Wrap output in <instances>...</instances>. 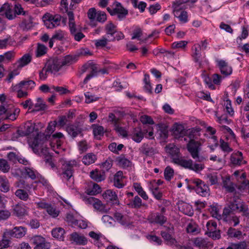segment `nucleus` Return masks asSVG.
I'll list each match as a JSON object with an SVG mask.
<instances>
[{
	"label": "nucleus",
	"mask_w": 249,
	"mask_h": 249,
	"mask_svg": "<svg viewBox=\"0 0 249 249\" xmlns=\"http://www.w3.org/2000/svg\"><path fill=\"white\" fill-rule=\"evenodd\" d=\"M64 66L70 65L76 61V56L75 55H67L63 59H61Z\"/></svg>",
	"instance_id": "a19ab883"
},
{
	"label": "nucleus",
	"mask_w": 249,
	"mask_h": 249,
	"mask_svg": "<svg viewBox=\"0 0 249 249\" xmlns=\"http://www.w3.org/2000/svg\"><path fill=\"white\" fill-rule=\"evenodd\" d=\"M25 229L22 227H16L13 230L4 232L5 235L17 238L22 237L25 235Z\"/></svg>",
	"instance_id": "f8f14e48"
},
{
	"label": "nucleus",
	"mask_w": 249,
	"mask_h": 249,
	"mask_svg": "<svg viewBox=\"0 0 249 249\" xmlns=\"http://www.w3.org/2000/svg\"><path fill=\"white\" fill-rule=\"evenodd\" d=\"M134 187L139 195L144 199L147 200L148 198L146 193L143 190L140 184L137 183H134Z\"/></svg>",
	"instance_id": "c03bdc74"
},
{
	"label": "nucleus",
	"mask_w": 249,
	"mask_h": 249,
	"mask_svg": "<svg viewBox=\"0 0 249 249\" xmlns=\"http://www.w3.org/2000/svg\"><path fill=\"white\" fill-rule=\"evenodd\" d=\"M40 137V135L37 134L31 144V146L34 153L41 156H44L46 161L49 162L52 167H53L54 164L51 161V156L48 152V148L46 143L47 140L45 139L41 140Z\"/></svg>",
	"instance_id": "f257e3e1"
},
{
	"label": "nucleus",
	"mask_w": 249,
	"mask_h": 249,
	"mask_svg": "<svg viewBox=\"0 0 249 249\" xmlns=\"http://www.w3.org/2000/svg\"><path fill=\"white\" fill-rule=\"evenodd\" d=\"M21 26L24 29L29 30L33 26V22L31 16L28 14L25 16L22 19Z\"/></svg>",
	"instance_id": "bb28decb"
},
{
	"label": "nucleus",
	"mask_w": 249,
	"mask_h": 249,
	"mask_svg": "<svg viewBox=\"0 0 249 249\" xmlns=\"http://www.w3.org/2000/svg\"><path fill=\"white\" fill-rule=\"evenodd\" d=\"M65 233V230L61 228H57L53 230L52 234L53 237L62 239L63 238V235Z\"/></svg>",
	"instance_id": "79ce46f5"
},
{
	"label": "nucleus",
	"mask_w": 249,
	"mask_h": 249,
	"mask_svg": "<svg viewBox=\"0 0 249 249\" xmlns=\"http://www.w3.org/2000/svg\"><path fill=\"white\" fill-rule=\"evenodd\" d=\"M218 64L222 74L228 76L231 73L232 71L231 67L229 66L225 61L220 60Z\"/></svg>",
	"instance_id": "412c9836"
},
{
	"label": "nucleus",
	"mask_w": 249,
	"mask_h": 249,
	"mask_svg": "<svg viewBox=\"0 0 249 249\" xmlns=\"http://www.w3.org/2000/svg\"><path fill=\"white\" fill-rule=\"evenodd\" d=\"M66 131L71 136L75 138L81 133L82 129L79 124H74L68 125L66 127Z\"/></svg>",
	"instance_id": "4468645a"
},
{
	"label": "nucleus",
	"mask_w": 249,
	"mask_h": 249,
	"mask_svg": "<svg viewBox=\"0 0 249 249\" xmlns=\"http://www.w3.org/2000/svg\"><path fill=\"white\" fill-rule=\"evenodd\" d=\"M33 243L36 245L34 249H49L50 244L46 241L44 238L40 236H36L32 239Z\"/></svg>",
	"instance_id": "9d476101"
},
{
	"label": "nucleus",
	"mask_w": 249,
	"mask_h": 249,
	"mask_svg": "<svg viewBox=\"0 0 249 249\" xmlns=\"http://www.w3.org/2000/svg\"><path fill=\"white\" fill-rule=\"evenodd\" d=\"M231 161L234 165H240L245 163V161L243 160L242 153L240 151H237L231 155Z\"/></svg>",
	"instance_id": "4be33fe9"
},
{
	"label": "nucleus",
	"mask_w": 249,
	"mask_h": 249,
	"mask_svg": "<svg viewBox=\"0 0 249 249\" xmlns=\"http://www.w3.org/2000/svg\"><path fill=\"white\" fill-rule=\"evenodd\" d=\"M142 31L141 28H136L133 31L132 39L137 38L138 39L141 40V39L140 38V37L142 36Z\"/></svg>",
	"instance_id": "338daca9"
},
{
	"label": "nucleus",
	"mask_w": 249,
	"mask_h": 249,
	"mask_svg": "<svg viewBox=\"0 0 249 249\" xmlns=\"http://www.w3.org/2000/svg\"><path fill=\"white\" fill-rule=\"evenodd\" d=\"M52 37V39L62 40L64 37V33L61 30L56 31Z\"/></svg>",
	"instance_id": "69168bd1"
},
{
	"label": "nucleus",
	"mask_w": 249,
	"mask_h": 249,
	"mask_svg": "<svg viewBox=\"0 0 249 249\" xmlns=\"http://www.w3.org/2000/svg\"><path fill=\"white\" fill-rule=\"evenodd\" d=\"M15 195L19 199L23 200H26L29 197L28 193L23 189L17 190L15 192Z\"/></svg>",
	"instance_id": "8fccbe9b"
},
{
	"label": "nucleus",
	"mask_w": 249,
	"mask_h": 249,
	"mask_svg": "<svg viewBox=\"0 0 249 249\" xmlns=\"http://www.w3.org/2000/svg\"><path fill=\"white\" fill-rule=\"evenodd\" d=\"M161 235L167 242V245L169 246L176 245L178 243L177 240L172 235L166 231H161Z\"/></svg>",
	"instance_id": "cd10ccee"
},
{
	"label": "nucleus",
	"mask_w": 249,
	"mask_h": 249,
	"mask_svg": "<svg viewBox=\"0 0 249 249\" xmlns=\"http://www.w3.org/2000/svg\"><path fill=\"white\" fill-rule=\"evenodd\" d=\"M112 9L108 7L107 11L111 15H117V17L119 20H123L124 19L126 16L128 15L127 10L124 9L122 4L118 2L115 1L113 3L112 5Z\"/></svg>",
	"instance_id": "39448f33"
},
{
	"label": "nucleus",
	"mask_w": 249,
	"mask_h": 249,
	"mask_svg": "<svg viewBox=\"0 0 249 249\" xmlns=\"http://www.w3.org/2000/svg\"><path fill=\"white\" fill-rule=\"evenodd\" d=\"M132 138L135 142H140L143 138V133L139 128H135Z\"/></svg>",
	"instance_id": "58836bf2"
},
{
	"label": "nucleus",
	"mask_w": 249,
	"mask_h": 249,
	"mask_svg": "<svg viewBox=\"0 0 249 249\" xmlns=\"http://www.w3.org/2000/svg\"><path fill=\"white\" fill-rule=\"evenodd\" d=\"M148 219L150 220V222L159 224L160 225L164 224L167 221V218L164 214L157 213H152L148 217Z\"/></svg>",
	"instance_id": "dca6fc26"
},
{
	"label": "nucleus",
	"mask_w": 249,
	"mask_h": 249,
	"mask_svg": "<svg viewBox=\"0 0 249 249\" xmlns=\"http://www.w3.org/2000/svg\"><path fill=\"white\" fill-rule=\"evenodd\" d=\"M75 164V162L68 161L65 163L62 166L63 172L62 176L63 178L67 180H69L71 179L73 174V167Z\"/></svg>",
	"instance_id": "0eeeda50"
},
{
	"label": "nucleus",
	"mask_w": 249,
	"mask_h": 249,
	"mask_svg": "<svg viewBox=\"0 0 249 249\" xmlns=\"http://www.w3.org/2000/svg\"><path fill=\"white\" fill-rule=\"evenodd\" d=\"M231 246L232 249H246L248 247L247 243L245 241L237 243H231Z\"/></svg>",
	"instance_id": "864d4df0"
},
{
	"label": "nucleus",
	"mask_w": 249,
	"mask_h": 249,
	"mask_svg": "<svg viewBox=\"0 0 249 249\" xmlns=\"http://www.w3.org/2000/svg\"><path fill=\"white\" fill-rule=\"evenodd\" d=\"M24 174L33 180L35 179L39 175L38 173L36 170L27 167L24 168Z\"/></svg>",
	"instance_id": "e433bc0d"
},
{
	"label": "nucleus",
	"mask_w": 249,
	"mask_h": 249,
	"mask_svg": "<svg viewBox=\"0 0 249 249\" xmlns=\"http://www.w3.org/2000/svg\"><path fill=\"white\" fill-rule=\"evenodd\" d=\"M51 89L57 92L60 95L66 94L70 93L69 90L62 87L52 86Z\"/></svg>",
	"instance_id": "5fc2aeb1"
},
{
	"label": "nucleus",
	"mask_w": 249,
	"mask_h": 249,
	"mask_svg": "<svg viewBox=\"0 0 249 249\" xmlns=\"http://www.w3.org/2000/svg\"><path fill=\"white\" fill-rule=\"evenodd\" d=\"M89 203L93 205L94 208L102 213H107L108 209H106L105 205L99 199L92 197L89 196L87 199Z\"/></svg>",
	"instance_id": "ddd939ff"
},
{
	"label": "nucleus",
	"mask_w": 249,
	"mask_h": 249,
	"mask_svg": "<svg viewBox=\"0 0 249 249\" xmlns=\"http://www.w3.org/2000/svg\"><path fill=\"white\" fill-rule=\"evenodd\" d=\"M60 10L63 13H67L69 19V27L71 34L73 35L78 32L74 21V15L72 11H69V5L67 0H61Z\"/></svg>",
	"instance_id": "7ed1b4c3"
},
{
	"label": "nucleus",
	"mask_w": 249,
	"mask_h": 249,
	"mask_svg": "<svg viewBox=\"0 0 249 249\" xmlns=\"http://www.w3.org/2000/svg\"><path fill=\"white\" fill-rule=\"evenodd\" d=\"M70 240L79 245H85L88 242L87 238L84 236L80 235L77 232H73L71 234Z\"/></svg>",
	"instance_id": "f3484780"
},
{
	"label": "nucleus",
	"mask_w": 249,
	"mask_h": 249,
	"mask_svg": "<svg viewBox=\"0 0 249 249\" xmlns=\"http://www.w3.org/2000/svg\"><path fill=\"white\" fill-rule=\"evenodd\" d=\"M63 66L61 59L55 57L48 62L47 71H50L51 72H57Z\"/></svg>",
	"instance_id": "1a4fd4ad"
},
{
	"label": "nucleus",
	"mask_w": 249,
	"mask_h": 249,
	"mask_svg": "<svg viewBox=\"0 0 249 249\" xmlns=\"http://www.w3.org/2000/svg\"><path fill=\"white\" fill-rule=\"evenodd\" d=\"M183 211L186 215L191 216L194 214V210L191 206L187 204H185L183 205Z\"/></svg>",
	"instance_id": "680f3d73"
},
{
	"label": "nucleus",
	"mask_w": 249,
	"mask_h": 249,
	"mask_svg": "<svg viewBox=\"0 0 249 249\" xmlns=\"http://www.w3.org/2000/svg\"><path fill=\"white\" fill-rule=\"evenodd\" d=\"M47 48L43 44L38 43L36 50V56L40 57L47 53Z\"/></svg>",
	"instance_id": "49530a36"
},
{
	"label": "nucleus",
	"mask_w": 249,
	"mask_h": 249,
	"mask_svg": "<svg viewBox=\"0 0 249 249\" xmlns=\"http://www.w3.org/2000/svg\"><path fill=\"white\" fill-rule=\"evenodd\" d=\"M114 217L119 223L122 225H125L127 223L126 217L122 215L121 213H116L114 214Z\"/></svg>",
	"instance_id": "4d7b16f0"
},
{
	"label": "nucleus",
	"mask_w": 249,
	"mask_h": 249,
	"mask_svg": "<svg viewBox=\"0 0 249 249\" xmlns=\"http://www.w3.org/2000/svg\"><path fill=\"white\" fill-rule=\"evenodd\" d=\"M24 127L25 134H23L22 135H28L34 132L35 129V124H32L31 123H26Z\"/></svg>",
	"instance_id": "6e6d98bb"
},
{
	"label": "nucleus",
	"mask_w": 249,
	"mask_h": 249,
	"mask_svg": "<svg viewBox=\"0 0 249 249\" xmlns=\"http://www.w3.org/2000/svg\"><path fill=\"white\" fill-rule=\"evenodd\" d=\"M227 206L230 207V208L233 212L239 211L242 212L243 215L246 216L249 214L248 208L243 202H240V200L237 197L234 196L230 201Z\"/></svg>",
	"instance_id": "20e7f679"
},
{
	"label": "nucleus",
	"mask_w": 249,
	"mask_h": 249,
	"mask_svg": "<svg viewBox=\"0 0 249 249\" xmlns=\"http://www.w3.org/2000/svg\"><path fill=\"white\" fill-rule=\"evenodd\" d=\"M140 152L146 156H152L156 153L155 149L148 143H143L139 148Z\"/></svg>",
	"instance_id": "6ab92c4d"
},
{
	"label": "nucleus",
	"mask_w": 249,
	"mask_h": 249,
	"mask_svg": "<svg viewBox=\"0 0 249 249\" xmlns=\"http://www.w3.org/2000/svg\"><path fill=\"white\" fill-rule=\"evenodd\" d=\"M193 243L195 246L198 248H204L207 247L208 242L205 239L201 237H197L193 240Z\"/></svg>",
	"instance_id": "4c0bfd02"
},
{
	"label": "nucleus",
	"mask_w": 249,
	"mask_h": 249,
	"mask_svg": "<svg viewBox=\"0 0 249 249\" xmlns=\"http://www.w3.org/2000/svg\"><path fill=\"white\" fill-rule=\"evenodd\" d=\"M227 233L229 237L235 238L238 239H240L242 235V232L241 231L231 227L228 230Z\"/></svg>",
	"instance_id": "7c9ffc66"
},
{
	"label": "nucleus",
	"mask_w": 249,
	"mask_h": 249,
	"mask_svg": "<svg viewBox=\"0 0 249 249\" xmlns=\"http://www.w3.org/2000/svg\"><path fill=\"white\" fill-rule=\"evenodd\" d=\"M172 131L173 135L176 139L182 138L185 133L183 126L177 123L173 125Z\"/></svg>",
	"instance_id": "a211bd4d"
},
{
	"label": "nucleus",
	"mask_w": 249,
	"mask_h": 249,
	"mask_svg": "<svg viewBox=\"0 0 249 249\" xmlns=\"http://www.w3.org/2000/svg\"><path fill=\"white\" fill-rule=\"evenodd\" d=\"M228 206L225 207L223 210L222 216L224 221L228 222L230 220V216L233 213V211L231 210Z\"/></svg>",
	"instance_id": "a18cd8bd"
},
{
	"label": "nucleus",
	"mask_w": 249,
	"mask_h": 249,
	"mask_svg": "<svg viewBox=\"0 0 249 249\" xmlns=\"http://www.w3.org/2000/svg\"><path fill=\"white\" fill-rule=\"evenodd\" d=\"M140 121L143 124H153L154 123L152 118L147 115L142 116L140 118Z\"/></svg>",
	"instance_id": "bf43d9fd"
},
{
	"label": "nucleus",
	"mask_w": 249,
	"mask_h": 249,
	"mask_svg": "<svg viewBox=\"0 0 249 249\" xmlns=\"http://www.w3.org/2000/svg\"><path fill=\"white\" fill-rule=\"evenodd\" d=\"M174 16L178 18L180 21L182 22H186L188 20L187 13L182 10L173 11Z\"/></svg>",
	"instance_id": "473e14b6"
},
{
	"label": "nucleus",
	"mask_w": 249,
	"mask_h": 249,
	"mask_svg": "<svg viewBox=\"0 0 249 249\" xmlns=\"http://www.w3.org/2000/svg\"><path fill=\"white\" fill-rule=\"evenodd\" d=\"M87 15L88 18L90 20V25L92 26H95L96 24L94 23V19L97 15L96 9L94 8H90L87 13Z\"/></svg>",
	"instance_id": "37998d69"
},
{
	"label": "nucleus",
	"mask_w": 249,
	"mask_h": 249,
	"mask_svg": "<svg viewBox=\"0 0 249 249\" xmlns=\"http://www.w3.org/2000/svg\"><path fill=\"white\" fill-rule=\"evenodd\" d=\"M118 164L122 168H126L130 165V161L124 157H120L117 159Z\"/></svg>",
	"instance_id": "de8ad7c7"
},
{
	"label": "nucleus",
	"mask_w": 249,
	"mask_h": 249,
	"mask_svg": "<svg viewBox=\"0 0 249 249\" xmlns=\"http://www.w3.org/2000/svg\"><path fill=\"white\" fill-rule=\"evenodd\" d=\"M10 184L8 179L5 176H0V190L7 192L9 190Z\"/></svg>",
	"instance_id": "c756f323"
},
{
	"label": "nucleus",
	"mask_w": 249,
	"mask_h": 249,
	"mask_svg": "<svg viewBox=\"0 0 249 249\" xmlns=\"http://www.w3.org/2000/svg\"><path fill=\"white\" fill-rule=\"evenodd\" d=\"M10 168L7 161L4 159H0V170L3 173H7Z\"/></svg>",
	"instance_id": "09e8293b"
},
{
	"label": "nucleus",
	"mask_w": 249,
	"mask_h": 249,
	"mask_svg": "<svg viewBox=\"0 0 249 249\" xmlns=\"http://www.w3.org/2000/svg\"><path fill=\"white\" fill-rule=\"evenodd\" d=\"M109 40L105 37H103L101 39L96 40L95 41V45L97 47H104L106 46L107 42Z\"/></svg>",
	"instance_id": "052dcab7"
},
{
	"label": "nucleus",
	"mask_w": 249,
	"mask_h": 249,
	"mask_svg": "<svg viewBox=\"0 0 249 249\" xmlns=\"http://www.w3.org/2000/svg\"><path fill=\"white\" fill-rule=\"evenodd\" d=\"M34 107L35 108L31 110V112H32L45 110L47 107V105L41 98H38L37 99L36 103L34 105Z\"/></svg>",
	"instance_id": "b1692460"
},
{
	"label": "nucleus",
	"mask_w": 249,
	"mask_h": 249,
	"mask_svg": "<svg viewBox=\"0 0 249 249\" xmlns=\"http://www.w3.org/2000/svg\"><path fill=\"white\" fill-rule=\"evenodd\" d=\"M90 72L89 74L83 81V84H86L88 81L93 76L97 75L99 72V69L97 65L90 61Z\"/></svg>",
	"instance_id": "aec40b11"
},
{
	"label": "nucleus",
	"mask_w": 249,
	"mask_h": 249,
	"mask_svg": "<svg viewBox=\"0 0 249 249\" xmlns=\"http://www.w3.org/2000/svg\"><path fill=\"white\" fill-rule=\"evenodd\" d=\"M56 124L57 122L56 121H52L49 123L46 130V135L45 139L47 140L48 138L50 137L51 134L54 131Z\"/></svg>",
	"instance_id": "c9c22d12"
},
{
	"label": "nucleus",
	"mask_w": 249,
	"mask_h": 249,
	"mask_svg": "<svg viewBox=\"0 0 249 249\" xmlns=\"http://www.w3.org/2000/svg\"><path fill=\"white\" fill-rule=\"evenodd\" d=\"M166 152L171 156L174 163L176 162V159H178L181 156L179 152V149L174 144L169 143L165 147Z\"/></svg>",
	"instance_id": "9b49d317"
},
{
	"label": "nucleus",
	"mask_w": 249,
	"mask_h": 249,
	"mask_svg": "<svg viewBox=\"0 0 249 249\" xmlns=\"http://www.w3.org/2000/svg\"><path fill=\"white\" fill-rule=\"evenodd\" d=\"M35 85L36 83L33 80L22 81L18 84L16 85L15 88H17V89L26 88L32 89Z\"/></svg>",
	"instance_id": "c85d7f7f"
},
{
	"label": "nucleus",
	"mask_w": 249,
	"mask_h": 249,
	"mask_svg": "<svg viewBox=\"0 0 249 249\" xmlns=\"http://www.w3.org/2000/svg\"><path fill=\"white\" fill-rule=\"evenodd\" d=\"M86 97V102L87 103H90L92 102L96 101L99 99V97H96L94 95L89 94V92L85 93Z\"/></svg>",
	"instance_id": "0e129e2a"
},
{
	"label": "nucleus",
	"mask_w": 249,
	"mask_h": 249,
	"mask_svg": "<svg viewBox=\"0 0 249 249\" xmlns=\"http://www.w3.org/2000/svg\"><path fill=\"white\" fill-rule=\"evenodd\" d=\"M116 28L117 26L111 21L107 24L105 26V30L107 34L110 35L112 36L117 32Z\"/></svg>",
	"instance_id": "2f4dec72"
},
{
	"label": "nucleus",
	"mask_w": 249,
	"mask_h": 249,
	"mask_svg": "<svg viewBox=\"0 0 249 249\" xmlns=\"http://www.w3.org/2000/svg\"><path fill=\"white\" fill-rule=\"evenodd\" d=\"M200 143L195 141L194 140H190L189 142L187 144V149L191 154L192 158L196 159V161H200L198 156L199 150Z\"/></svg>",
	"instance_id": "423d86ee"
},
{
	"label": "nucleus",
	"mask_w": 249,
	"mask_h": 249,
	"mask_svg": "<svg viewBox=\"0 0 249 249\" xmlns=\"http://www.w3.org/2000/svg\"><path fill=\"white\" fill-rule=\"evenodd\" d=\"M46 211L49 215L53 218L56 217L59 213V211L58 210L50 204L48 206Z\"/></svg>",
	"instance_id": "3c124183"
},
{
	"label": "nucleus",
	"mask_w": 249,
	"mask_h": 249,
	"mask_svg": "<svg viewBox=\"0 0 249 249\" xmlns=\"http://www.w3.org/2000/svg\"><path fill=\"white\" fill-rule=\"evenodd\" d=\"M96 160V156L92 153H89L84 156L82 159V162L85 165H89L95 162Z\"/></svg>",
	"instance_id": "72a5a7b5"
},
{
	"label": "nucleus",
	"mask_w": 249,
	"mask_h": 249,
	"mask_svg": "<svg viewBox=\"0 0 249 249\" xmlns=\"http://www.w3.org/2000/svg\"><path fill=\"white\" fill-rule=\"evenodd\" d=\"M90 177L92 179L97 182H100L105 179L104 172H102L97 170L91 171L90 172Z\"/></svg>",
	"instance_id": "5701e85b"
},
{
	"label": "nucleus",
	"mask_w": 249,
	"mask_h": 249,
	"mask_svg": "<svg viewBox=\"0 0 249 249\" xmlns=\"http://www.w3.org/2000/svg\"><path fill=\"white\" fill-rule=\"evenodd\" d=\"M216 223L213 221H209L206 224V227L207 228L208 231H211L216 230Z\"/></svg>",
	"instance_id": "774afa93"
},
{
	"label": "nucleus",
	"mask_w": 249,
	"mask_h": 249,
	"mask_svg": "<svg viewBox=\"0 0 249 249\" xmlns=\"http://www.w3.org/2000/svg\"><path fill=\"white\" fill-rule=\"evenodd\" d=\"M62 17L58 14L52 15L47 13L42 17L46 27L48 29H53L60 24Z\"/></svg>",
	"instance_id": "f03ea898"
},
{
	"label": "nucleus",
	"mask_w": 249,
	"mask_h": 249,
	"mask_svg": "<svg viewBox=\"0 0 249 249\" xmlns=\"http://www.w3.org/2000/svg\"><path fill=\"white\" fill-rule=\"evenodd\" d=\"M205 178L207 180V182H209L211 185L216 184L218 182L217 174L216 173H209L206 175Z\"/></svg>",
	"instance_id": "f704fd0d"
},
{
	"label": "nucleus",
	"mask_w": 249,
	"mask_h": 249,
	"mask_svg": "<svg viewBox=\"0 0 249 249\" xmlns=\"http://www.w3.org/2000/svg\"><path fill=\"white\" fill-rule=\"evenodd\" d=\"M175 163L180 165L181 166L191 170L193 160H186L184 159L181 156L178 159H176Z\"/></svg>",
	"instance_id": "a878e982"
},
{
	"label": "nucleus",
	"mask_w": 249,
	"mask_h": 249,
	"mask_svg": "<svg viewBox=\"0 0 249 249\" xmlns=\"http://www.w3.org/2000/svg\"><path fill=\"white\" fill-rule=\"evenodd\" d=\"M206 234L213 240L219 239L221 237L219 230L207 231Z\"/></svg>",
	"instance_id": "13d9d810"
},
{
	"label": "nucleus",
	"mask_w": 249,
	"mask_h": 249,
	"mask_svg": "<svg viewBox=\"0 0 249 249\" xmlns=\"http://www.w3.org/2000/svg\"><path fill=\"white\" fill-rule=\"evenodd\" d=\"M196 185V191L202 196H206L209 195V188L207 185L205 184L201 180L197 179L194 181Z\"/></svg>",
	"instance_id": "6e6552de"
},
{
	"label": "nucleus",
	"mask_w": 249,
	"mask_h": 249,
	"mask_svg": "<svg viewBox=\"0 0 249 249\" xmlns=\"http://www.w3.org/2000/svg\"><path fill=\"white\" fill-rule=\"evenodd\" d=\"M223 187L229 192H233L235 191V188L231 181L230 178H226L223 181Z\"/></svg>",
	"instance_id": "ea45409f"
},
{
	"label": "nucleus",
	"mask_w": 249,
	"mask_h": 249,
	"mask_svg": "<svg viewBox=\"0 0 249 249\" xmlns=\"http://www.w3.org/2000/svg\"><path fill=\"white\" fill-rule=\"evenodd\" d=\"M174 173V170L170 166L166 167L164 173L165 178L167 180L170 181L173 177Z\"/></svg>",
	"instance_id": "603ef678"
},
{
	"label": "nucleus",
	"mask_w": 249,
	"mask_h": 249,
	"mask_svg": "<svg viewBox=\"0 0 249 249\" xmlns=\"http://www.w3.org/2000/svg\"><path fill=\"white\" fill-rule=\"evenodd\" d=\"M101 192V187L100 186L94 183L93 184L92 188L90 191H89L88 194L89 195H95Z\"/></svg>",
	"instance_id": "e2e57ef3"
},
{
	"label": "nucleus",
	"mask_w": 249,
	"mask_h": 249,
	"mask_svg": "<svg viewBox=\"0 0 249 249\" xmlns=\"http://www.w3.org/2000/svg\"><path fill=\"white\" fill-rule=\"evenodd\" d=\"M31 56L29 54H24L21 58H20L16 64H18L17 68L21 69L23 67L28 64L31 61Z\"/></svg>",
	"instance_id": "393cba45"
},
{
	"label": "nucleus",
	"mask_w": 249,
	"mask_h": 249,
	"mask_svg": "<svg viewBox=\"0 0 249 249\" xmlns=\"http://www.w3.org/2000/svg\"><path fill=\"white\" fill-rule=\"evenodd\" d=\"M102 196L104 199L107 202H111L114 204H119L117 195L116 193L112 190H107L103 194Z\"/></svg>",
	"instance_id": "2eb2a0df"
}]
</instances>
